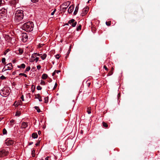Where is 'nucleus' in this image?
<instances>
[{"label": "nucleus", "mask_w": 160, "mask_h": 160, "mask_svg": "<svg viewBox=\"0 0 160 160\" xmlns=\"http://www.w3.org/2000/svg\"><path fill=\"white\" fill-rule=\"evenodd\" d=\"M35 109L36 110H37V111L38 112H40V111H41L40 110L38 107H37V106L35 107Z\"/></svg>", "instance_id": "nucleus-22"}, {"label": "nucleus", "mask_w": 160, "mask_h": 160, "mask_svg": "<svg viewBox=\"0 0 160 160\" xmlns=\"http://www.w3.org/2000/svg\"><path fill=\"white\" fill-rule=\"evenodd\" d=\"M55 57L57 59H58L60 57L59 56V55L58 54H57L55 56Z\"/></svg>", "instance_id": "nucleus-41"}, {"label": "nucleus", "mask_w": 160, "mask_h": 160, "mask_svg": "<svg viewBox=\"0 0 160 160\" xmlns=\"http://www.w3.org/2000/svg\"><path fill=\"white\" fill-rule=\"evenodd\" d=\"M7 142H8V145L12 144L13 143V142H14L12 140H8L7 141Z\"/></svg>", "instance_id": "nucleus-19"}, {"label": "nucleus", "mask_w": 160, "mask_h": 160, "mask_svg": "<svg viewBox=\"0 0 160 160\" xmlns=\"http://www.w3.org/2000/svg\"><path fill=\"white\" fill-rule=\"evenodd\" d=\"M28 126V124L27 122H22V123L21 128L22 129L25 128L27 127Z\"/></svg>", "instance_id": "nucleus-11"}, {"label": "nucleus", "mask_w": 160, "mask_h": 160, "mask_svg": "<svg viewBox=\"0 0 160 160\" xmlns=\"http://www.w3.org/2000/svg\"><path fill=\"white\" fill-rule=\"evenodd\" d=\"M0 78L1 79L3 80L5 78V77L3 75H2L0 77Z\"/></svg>", "instance_id": "nucleus-39"}, {"label": "nucleus", "mask_w": 160, "mask_h": 160, "mask_svg": "<svg viewBox=\"0 0 160 160\" xmlns=\"http://www.w3.org/2000/svg\"><path fill=\"white\" fill-rule=\"evenodd\" d=\"M30 66H28L27 67L25 71V72H28L30 70Z\"/></svg>", "instance_id": "nucleus-24"}, {"label": "nucleus", "mask_w": 160, "mask_h": 160, "mask_svg": "<svg viewBox=\"0 0 160 160\" xmlns=\"http://www.w3.org/2000/svg\"><path fill=\"white\" fill-rule=\"evenodd\" d=\"M41 68V66L40 65H39L37 66V68L38 70H39Z\"/></svg>", "instance_id": "nucleus-40"}, {"label": "nucleus", "mask_w": 160, "mask_h": 160, "mask_svg": "<svg viewBox=\"0 0 160 160\" xmlns=\"http://www.w3.org/2000/svg\"><path fill=\"white\" fill-rule=\"evenodd\" d=\"M23 11L21 10H18L15 14V20L16 22L20 21L23 18Z\"/></svg>", "instance_id": "nucleus-2"}, {"label": "nucleus", "mask_w": 160, "mask_h": 160, "mask_svg": "<svg viewBox=\"0 0 160 160\" xmlns=\"http://www.w3.org/2000/svg\"><path fill=\"white\" fill-rule=\"evenodd\" d=\"M40 84L42 85H45V83L44 81L41 80V81Z\"/></svg>", "instance_id": "nucleus-32"}, {"label": "nucleus", "mask_w": 160, "mask_h": 160, "mask_svg": "<svg viewBox=\"0 0 160 160\" xmlns=\"http://www.w3.org/2000/svg\"><path fill=\"white\" fill-rule=\"evenodd\" d=\"M38 59L39 58L36 57L35 58H33V59L32 60V62H34V61H35L36 62H37L38 61Z\"/></svg>", "instance_id": "nucleus-21"}, {"label": "nucleus", "mask_w": 160, "mask_h": 160, "mask_svg": "<svg viewBox=\"0 0 160 160\" xmlns=\"http://www.w3.org/2000/svg\"><path fill=\"white\" fill-rule=\"evenodd\" d=\"M40 54L37 53H34L32 55L31 57V61L32 62V60L33 59V58H35L36 57L38 56H40Z\"/></svg>", "instance_id": "nucleus-9"}, {"label": "nucleus", "mask_w": 160, "mask_h": 160, "mask_svg": "<svg viewBox=\"0 0 160 160\" xmlns=\"http://www.w3.org/2000/svg\"><path fill=\"white\" fill-rule=\"evenodd\" d=\"M37 97H36L35 98H38V100L39 101L41 102L42 101V99L41 98V97L40 96V95L39 94H38L37 95Z\"/></svg>", "instance_id": "nucleus-16"}, {"label": "nucleus", "mask_w": 160, "mask_h": 160, "mask_svg": "<svg viewBox=\"0 0 160 160\" xmlns=\"http://www.w3.org/2000/svg\"><path fill=\"white\" fill-rule=\"evenodd\" d=\"M74 8V6L73 5H72L70 6L68 10V12L69 13H71L72 12Z\"/></svg>", "instance_id": "nucleus-10"}, {"label": "nucleus", "mask_w": 160, "mask_h": 160, "mask_svg": "<svg viewBox=\"0 0 160 160\" xmlns=\"http://www.w3.org/2000/svg\"><path fill=\"white\" fill-rule=\"evenodd\" d=\"M25 64L24 63H22L20 65H18L17 67L18 68H25Z\"/></svg>", "instance_id": "nucleus-15"}, {"label": "nucleus", "mask_w": 160, "mask_h": 160, "mask_svg": "<svg viewBox=\"0 0 160 160\" xmlns=\"http://www.w3.org/2000/svg\"><path fill=\"white\" fill-rule=\"evenodd\" d=\"M19 75L23 76H24L25 77H27V75L26 74H24V73H20L19 74Z\"/></svg>", "instance_id": "nucleus-29"}, {"label": "nucleus", "mask_w": 160, "mask_h": 160, "mask_svg": "<svg viewBox=\"0 0 160 160\" xmlns=\"http://www.w3.org/2000/svg\"><path fill=\"white\" fill-rule=\"evenodd\" d=\"M8 153L7 151L2 150L0 151V157H2L7 155Z\"/></svg>", "instance_id": "nucleus-6"}, {"label": "nucleus", "mask_w": 160, "mask_h": 160, "mask_svg": "<svg viewBox=\"0 0 160 160\" xmlns=\"http://www.w3.org/2000/svg\"><path fill=\"white\" fill-rule=\"evenodd\" d=\"M34 24L32 22L29 21L24 23L22 25V28L23 30L27 32L32 31L33 28Z\"/></svg>", "instance_id": "nucleus-1"}, {"label": "nucleus", "mask_w": 160, "mask_h": 160, "mask_svg": "<svg viewBox=\"0 0 160 160\" xmlns=\"http://www.w3.org/2000/svg\"><path fill=\"white\" fill-rule=\"evenodd\" d=\"M49 157H47L46 158H45V160H49Z\"/></svg>", "instance_id": "nucleus-49"}, {"label": "nucleus", "mask_w": 160, "mask_h": 160, "mask_svg": "<svg viewBox=\"0 0 160 160\" xmlns=\"http://www.w3.org/2000/svg\"><path fill=\"white\" fill-rule=\"evenodd\" d=\"M81 25H79L77 28V30L79 31V30H80L81 29Z\"/></svg>", "instance_id": "nucleus-34"}, {"label": "nucleus", "mask_w": 160, "mask_h": 160, "mask_svg": "<svg viewBox=\"0 0 160 160\" xmlns=\"http://www.w3.org/2000/svg\"><path fill=\"white\" fill-rule=\"evenodd\" d=\"M32 137L34 138H38V135L36 133H33L32 134Z\"/></svg>", "instance_id": "nucleus-18"}, {"label": "nucleus", "mask_w": 160, "mask_h": 160, "mask_svg": "<svg viewBox=\"0 0 160 160\" xmlns=\"http://www.w3.org/2000/svg\"><path fill=\"white\" fill-rule=\"evenodd\" d=\"M106 24L108 26H109L110 25V23L109 22H106Z\"/></svg>", "instance_id": "nucleus-42"}, {"label": "nucleus", "mask_w": 160, "mask_h": 160, "mask_svg": "<svg viewBox=\"0 0 160 160\" xmlns=\"http://www.w3.org/2000/svg\"><path fill=\"white\" fill-rule=\"evenodd\" d=\"M68 22L69 24H71V26L73 27H75L77 23V22H75L74 19H72L69 20Z\"/></svg>", "instance_id": "nucleus-7"}, {"label": "nucleus", "mask_w": 160, "mask_h": 160, "mask_svg": "<svg viewBox=\"0 0 160 160\" xmlns=\"http://www.w3.org/2000/svg\"><path fill=\"white\" fill-rule=\"evenodd\" d=\"M103 67L106 70H108V69L106 66H104Z\"/></svg>", "instance_id": "nucleus-45"}, {"label": "nucleus", "mask_w": 160, "mask_h": 160, "mask_svg": "<svg viewBox=\"0 0 160 160\" xmlns=\"http://www.w3.org/2000/svg\"><path fill=\"white\" fill-rule=\"evenodd\" d=\"M31 1L33 3H36L39 0H31Z\"/></svg>", "instance_id": "nucleus-37"}, {"label": "nucleus", "mask_w": 160, "mask_h": 160, "mask_svg": "<svg viewBox=\"0 0 160 160\" xmlns=\"http://www.w3.org/2000/svg\"><path fill=\"white\" fill-rule=\"evenodd\" d=\"M59 72H56V73H58Z\"/></svg>", "instance_id": "nucleus-55"}, {"label": "nucleus", "mask_w": 160, "mask_h": 160, "mask_svg": "<svg viewBox=\"0 0 160 160\" xmlns=\"http://www.w3.org/2000/svg\"><path fill=\"white\" fill-rule=\"evenodd\" d=\"M19 52L20 54H22L23 52V50H22V49H20L19 50Z\"/></svg>", "instance_id": "nucleus-43"}, {"label": "nucleus", "mask_w": 160, "mask_h": 160, "mask_svg": "<svg viewBox=\"0 0 160 160\" xmlns=\"http://www.w3.org/2000/svg\"><path fill=\"white\" fill-rule=\"evenodd\" d=\"M20 114H21L20 112V111H18L16 112L15 115L16 116H20Z\"/></svg>", "instance_id": "nucleus-25"}, {"label": "nucleus", "mask_w": 160, "mask_h": 160, "mask_svg": "<svg viewBox=\"0 0 160 160\" xmlns=\"http://www.w3.org/2000/svg\"><path fill=\"white\" fill-rule=\"evenodd\" d=\"M42 87L40 86H38L37 87V89L38 90H41L42 89Z\"/></svg>", "instance_id": "nucleus-36"}, {"label": "nucleus", "mask_w": 160, "mask_h": 160, "mask_svg": "<svg viewBox=\"0 0 160 160\" xmlns=\"http://www.w3.org/2000/svg\"><path fill=\"white\" fill-rule=\"evenodd\" d=\"M4 4V1L3 0H0V6H2Z\"/></svg>", "instance_id": "nucleus-23"}, {"label": "nucleus", "mask_w": 160, "mask_h": 160, "mask_svg": "<svg viewBox=\"0 0 160 160\" xmlns=\"http://www.w3.org/2000/svg\"><path fill=\"white\" fill-rule=\"evenodd\" d=\"M33 142H30L29 143V145H31L32 144H33Z\"/></svg>", "instance_id": "nucleus-50"}, {"label": "nucleus", "mask_w": 160, "mask_h": 160, "mask_svg": "<svg viewBox=\"0 0 160 160\" xmlns=\"http://www.w3.org/2000/svg\"><path fill=\"white\" fill-rule=\"evenodd\" d=\"M3 118H0V121L3 119Z\"/></svg>", "instance_id": "nucleus-53"}, {"label": "nucleus", "mask_w": 160, "mask_h": 160, "mask_svg": "<svg viewBox=\"0 0 160 160\" xmlns=\"http://www.w3.org/2000/svg\"><path fill=\"white\" fill-rule=\"evenodd\" d=\"M14 122V120L12 119L10 121V122L11 123H13Z\"/></svg>", "instance_id": "nucleus-47"}, {"label": "nucleus", "mask_w": 160, "mask_h": 160, "mask_svg": "<svg viewBox=\"0 0 160 160\" xmlns=\"http://www.w3.org/2000/svg\"><path fill=\"white\" fill-rule=\"evenodd\" d=\"M48 77V75L46 74H43L42 76V79H46Z\"/></svg>", "instance_id": "nucleus-17"}, {"label": "nucleus", "mask_w": 160, "mask_h": 160, "mask_svg": "<svg viewBox=\"0 0 160 160\" xmlns=\"http://www.w3.org/2000/svg\"><path fill=\"white\" fill-rule=\"evenodd\" d=\"M10 51L9 49H7L4 52V55H6V54Z\"/></svg>", "instance_id": "nucleus-28"}, {"label": "nucleus", "mask_w": 160, "mask_h": 160, "mask_svg": "<svg viewBox=\"0 0 160 160\" xmlns=\"http://www.w3.org/2000/svg\"><path fill=\"white\" fill-rule=\"evenodd\" d=\"M5 60H6V59L5 58H2V63H4V64H5Z\"/></svg>", "instance_id": "nucleus-31"}, {"label": "nucleus", "mask_w": 160, "mask_h": 160, "mask_svg": "<svg viewBox=\"0 0 160 160\" xmlns=\"http://www.w3.org/2000/svg\"><path fill=\"white\" fill-rule=\"evenodd\" d=\"M44 102L45 103H47L48 102V97L44 98Z\"/></svg>", "instance_id": "nucleus-33"}, {"label": "nucleus", "mask_w": 160, "mask_h": 160, "mask_svg": "<svg viewBox=\"0 0 160 160\" xmlns=\"http://www.w3.org/2000/svg\"><path fill=\"white\" fill-rule=\"evenodd\" d=\"M35 152V151L34 150H32V157H34L35 155L34 154V153Z\"/></svg>", "instance_id": "nucleus-35"}, {"label": "nucleus", "mask_w": 160, "mask_h": 160, "mask_svg": "<svg viewBox=\"0 0 160 160\" xmlns=\"http://www.w3.org/2000/svg\"><path fill=\"white\" fill-rule=\"evenodd\" d=\"M44 45V44H39V47H41L43 46Z\"/></svg>", "instance_id": "nucleus-48"}, {"label": "nucleus", "mask_w": 160, "mask_h": 160, "mask_svg": "<svg viewBox=\"0 0 160 160\" xmlns=\"http://www.w3.org/2000/svg\"><path fill=\"white\" fill-rule=\"evenodd\" d=\"M57 84L56 83L55 84L54 86V87L53 88V90L55 89L57 87Z\"/></svg>", "instance_id": "nucleus-44"}, {"label": "nucleus", "mask_w": 160, "mask_h": 160, "mask_svg": "<svg viewBox=\"0 0 160 160\" xmlns=\"http://www.w3.org/2000/svg\"><path fill=\"white\" fill-rule=\"evenodd\" d=\"M0 95L3 97H6L10 94L9 88H3L0 90Z\"/></svg>", "instance_id": "nucleus-3"}, {"label": "nucleus", "mask_w": 160, "mask_h": 160, "mask_svg": "<svg viewBox=\"0 0 160 160\" xmlns=\"http://www.w3.org/2000/svg\"><path fill=\"white\" fill-rule=\"evenodd\" d=\"M22 39L23 42H25L27 41L28 39V36L26 33H23L22 34Z\"/></svg>", "instance_id": "nucleus-8"}, {"label": "nucleus", "mask_w": 160, "mask_h": 160, "mask_svg": "<svg viewBox=\"0 0 160 160\" xmlns=\"http://www.w3.org/2000/svg\"><path fill=\"white\" fill-rule=\"evenodd\" d=\"M78 9H79V7H78V5L76 7L75 10L73 14L74 15H76V14H77V13L78 11Z\"/></svg>", "instance_id": "nucleus-13"}, {"label": "nucleus", "mask_w": 160, "mask_h": 160, "mask_svg": "<svg viewBox=\"0 0 160 160\" xmlns=\"http://www.w3.org/2000/svg\"><path fill=\"white\" fill-rule=\"evenodd\" d=\"M39 143L38 142V143H36L35 145L36 146H38L39 145Z\"/></svg>", "instance_id": "nucleus-51"}, {"label": "nucleus", "mask_w": 160, "mask_h": 160, "mask_svg": "<svg viewBox=\"0 0 160 160\" xmlns=\"http://www.w3.org/2000/svg\"><path fill=\"white\" fill-rule=\"evenodd\" d=\"M103 127L105 128H107L108 127V125L105 122H103Z\"/></svg>", "instance_id": "nucleus-27"}, {"label": "nucleus", "mask_w": 160, "mask_h": 160, "mask_svg": "<svg viewBox=\"0 0 160 160\" xmlns=\"http://www.w3.org/2000/svg\"><path fill=\"white\" fill-rule=\"evenodd\" d=\"M14 72H13L12 73V74H13V75H14Z\"/></svg>", "instance_id": "nucleus-56"}, {"label": "nucleus", "mask_w": 160, "mask_h": 160, "mask_svg": "<svg viewBox=\"0 0 160 160\" xmlns=\"http://www.w3.org/2000/svg\"><path fill=\"white\" fill-rule=\"evenodd\" d=\"M56 9H54V10H53V11L51 13V15H53L54 13H55V12H56Z\"/></svg>", "instance_id": "nucleus-38"}, {"label": "nucleus", "mask_w": 160, "mask_h": 160, "mask_svg": "<svg viewBox=\"0 0 160 160\" xmlns=\"http://www.w3.org/2000/svg\"><path fill=\"white\" fill-rule=\"evenodd\" d=\"M87 112L88 114H90L91 113V109L90 107L88 108H87Z\"/></svg>", "instance_id": "nucleus-20"}, {"label": "nucleus", "mask_w": 160, "mask_h": 160, "mask_svg": "<svg viewBox=\"0 0 160 160\" xmlns=\"http://www.w3.org/2000/svg\"><path fill=\"white\" fill-rule=\"evenodd\" d=\"M40 54V56H39L43 60L45 59L47 57V55L45 53H44L43 54Z\"/></svg>", "instance_id": "nucleus-14"}, {"label": "nucleus", "mask_w": 160, "mask_h": 160, "mask_svg": "<svg viewBox=\"0 0 160 160\" xmlns=\"http://www.w3.org/2000/svg\"><path fill=\"white\" fill-rule=\"evenodd\" d=\"M88 8H85L83 10V13L82 14V15L83 16L86 14L88 11Z\"/></svg>", "instance_id": "nucleus-12"}, {"label": "nucleus", "mask_w": 160, "mask_h": 160, "mask_svg": "<svg viewBox=\"0 0 160 160\" xmlns=\"http://www.w3.org/2000/svg\"><path fill=\"white\" fill-rule=\"evenodd\" d=\"M56 72H60V71L59 70H55L52 73V76L56 74Z\"/></svg>", "instance_id": "nucleus-30"}, {"label": "nucleus", "mask_w": 160, "mask_h": 160, "mask_svg": "<svg viewBox=\"0 0 160 160\" xmlns=\"http://www.w3.org/2000/svg\"><path fill=\"white\" fill-rule=\"evenodd\" d=\"M21 99L22 100V101H24V97H23V95H22V96H21Z\"/></svg>", "instance_id": "nucleus-46"}, {"label": "nucleus", "mask_w": 160, "mask_h": 160, "mask_svg": "<svg viewBox=\"0 0 160 160\" xmlns=\"http://www.w3.org/2000/svg\"><path fill=\"white\" fill-rule=\"evenodd\" d=\"M12 64L11 63L7 64L3 69L2 71H5L7 70H10L12 69Z\"/></svg>", "instance_id": "nucleus-5"}, {"label": "nucleus", "mask_w": 160, "mask_h": 160, "mask_svg": "<svg viewBox=\"0 0 160 160\" xmlns=\"http://www.w3.org/2000/svg\"><path fill=\"white\" fill-rule=\"evenodd\" d=\"M92 0H89L88 1V2H89L90 1H91Z\"/></svg>", "instance_id": "nucleus-54"}, {"label": "nucleus", "mask_w": 160, "mask_h": 160, "mask_svg": "<svg viewBox=\"0 0 160 160\" xmlns=\"http://www.w3.org/2000/svg\"><path fill=\"white\" fill-rule=\"evenodd\" d=\"M41 133V132L40 131H39L38 132V134L40 135V134Z\"/></svg>", "instance_id": "nucleus-52"}, {"label": "nucleus", "mask_w": 160, "mask_h": 160, "mask_svg": "<svg viewBox=\"0 0 160 160\" xmlns=\"http://www.w3.org/2000/svg\"><path fill=\"white\" fill-rule=\"evenodd\" d=\"M70 2L69 1L65 2L62 4L61 6V7L62 9L66 10L69 6L70 5Z\"/></svg>", "instance_id": "nucleus-4"}, {"label": "nucleus", "mask_w": 160, "mask_h": 160, "mask_svg": "<svg viewBox=\"0 0 160 160\" xmlns=\"http://www.w3.org/2000/svg\"><path fill=\"white\" fill-rule=\"evenodd\" d=\"M7 133V131L6 130L5 128L3 129V134L4 135V134H6Z\"/></svg>", "instance_id": "nucleus-26"}]
</instances>
